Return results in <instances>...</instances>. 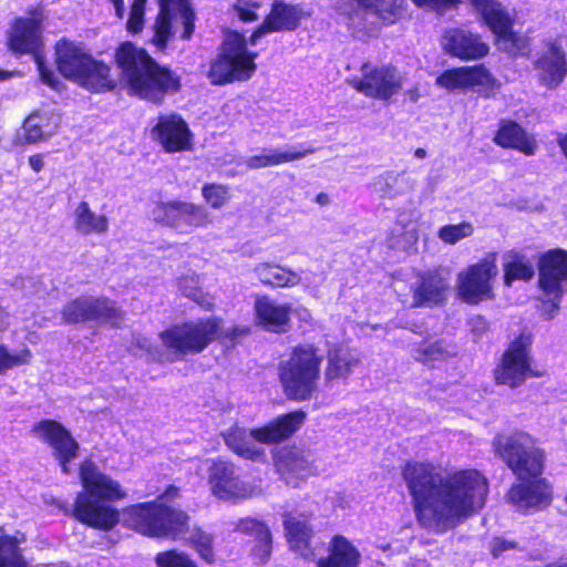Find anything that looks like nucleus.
Wrapping results in <instances>:
<instances>
[{
  "mask_svg": "<svg viewBox=\"0 0 567 567\" xmlns=\"http://www.w3.org/2000/svg\"><path fill=\"white\" fill-rule=\"evenodd\" d=\"M401 475L417 523L436 534L455 528L486 504L488 481L476 470L443 474L429 462L409 461Z\"/></svg>",
  "mask_w": 567,
  "mask_h": 567,
  "instance_id": "1",
  "label": "nucleus"
},
{
  "mask_svg": "<svg viewBox=\"0 0 567 567\" xmlns=\"http://www.w3.org/2000/svg\"><path fill=\"white\" fill-rule=\"evenodd\" d=\"M80 481L83 491L76 495L73 516L91 527L110 530L118 523V512L105 504L126 497L121 484L101 472L91 460L80 465Z\"/></svg>",
  "mask_w": 567,
  "mask_h": 567,
  "instance_id": "2",
  "label": "nucleus"
},
{
  "mask_svg": "<svg viewBox=\"0 0 567 567\" xmlns=\"http://www.w3.org/2000/svg\"><path fill=\"white\" fill-rule=\"evenodd\" d=\"M115 61L131 91L141 99L161 102L181 87L177 74L161 66L146 50L132 42H124L116 49Z\"/></svg>",
  "mask_w": 567,
  "mask_h": 567,
  "instance_id": "3",
  "label": "nucleus"
},
{
  "mask_svg": "<svg viewBox=\"0 0 567 567\" xmlns=\"http://www.w3.org/2000/svg\"><path fill=\"white\" fill-rule=\"evenodd\" d=\"M177 493L175 486H169L156 501L126 507L123 511L126 525L150 537L182 538L188 530L189 516L164 502V497H174Z\"/></svg>",
  "mask_w": 567,
  "mask_h": 567,
  "instance_id": "4",
  "label": "nucleus"
},
{
  "mask_svg": "<svg viewBox=\"0 0 567 567\" xmlns=\"http://www.w3.org/2000/svg\"><path fill=\"white\" fill-rule=\"evenodd\" d=\"M306 420L301 410L278 416L274 421L257 429L234 426L223 433L226 445L243 458L259 462L265 458V450L257 445L276 444L289 439Z\"/></svg>",
  "mask_w": 567,
  "mask_h": 567,
  "instance_id": "5",
  "label": "nucleus"
},
{
  "mask_svg": "<svg viewBox=\"0 0 567 567\" xmlns=\"http://www.w3.org/2000/svg\"><path fill=\"white\" fill-rule=\"evenodd\" d=\"M55 63L64 78L89 90L111 91L115 87L110 66L95 61L82 47L73 42L60 40L56 43Z\"/></svg>",
  "mask_w": 567,
  "mask_h": 567,
  "instance_id": "6",
  "label": "nucleus"
},
{
  "mask_svg": "<svg viewBox=\"0 0 567 567\" xmlns=\"http://www.w3.org/2000/svg\"><path fill=\"white\" fill-rule=\"evenodd\" d=\"M323 355L311 346L292 349L289 358L280 363L279 377L285 394L295 401L309 400L317 390Z\"/></svg>",
  "mask_w": 567,
  "mask_h": 567,
  "instance_id": "7",
  "label": "nucleus"
},
{
  "mask_svg": "<svg viewBox=\"0 0 567 567\" xmlns=\"http://www.w3.org/2000/svg\"><path fill=\"white\" fill-rule=\"evenodd\" d=\"M221 333V321L208 318L174 324L161 332L159 338L169 352L168 361L176 362L187 354L200 353Z\"/></svg>",
  "mask_w": 567,
  "mask_h": 567,
  "instance_id": "8",
  "label": "nucleus"
},
{
  "mask_svg": "<svg viewBox=\"0 0 567 567\" xmlns=\"http://www.w3.org/2000/svg\"><path fill=\"white\" fill-rule=\"evenodd\" d=\"M256 53L247 50L245 37L229 31L225 34L220 52L212 62L208 78L214 85L249 80L256 71Z\"/></svg>",
  "mask_w": 567,
  "mask_h": 567,
  "instance_id": "9",
  "label": "nucleus"
},
{
  "mask_svg": "<svg viewBox=\"0 0 567 567\" xmlns=\"http://www.w3.org/2000/svg\"><path fill=\"white\" fill-rule=\"evenodd\" d=\"M494 446L518 481L540 477L544 470V453L526 432L497 435Z\"/></svg>",
  "mask_w": 567,
  "mask_h": 567,
  "instance_id": "10",
  "label": "nucleus"
},
{
  "mask_svg": "<svg viewBox=\"0 0 567 567\" xmlns=\"http://www.w3.org/2000/svg\"><path fill=\"white\" fill-rule=\"evenodd\" d=\"M498 385L511 389L522 386L528 379L540 378L544 372L537 368L533 357V339L520 334L509 342L494 369Z\"/></svg>",
  "mask_w": 567,
  "mask_h": 567,
  "instance_id": "11",
  "label": "nucleus"
},
{
  "mask_svg": "<svg viewBox=\"0 0 567 567\" xmlns=\"http://www.w3.org/2000/svg\"><path fill=\"white\" fill-rule=\"evenodd\" d=\"M567 285V251L555 249L547 251L539 261L538 286L543 312L548 319L553 318L558 309Z\"/></svg>",
  "mask_w": 567,
  "mask_h": 567,
  "instance_id": "12",
  "label": "nucleus"
},
{
  "mask_svg": "<svg viewBox=\"0 0 567 567\" xmlns=\"http://www.w3.org/2000/svg\"><path fill=\"white\" fill-rule=\"evenodd\" d=\"M8 45L10 50L20 54H32L38 65V71L43 83L55 87L59 81L54 73L44 64L39 51L42 47L40 20L33 18H19L12 24Z\"/></svg>",
  "mask_w": 567,
  "mask_h": 567,
  "instance_id": "13",
  "label": "nucleus"
},
{
  "mask_svg": "<svg viewBox=\"0 0 567 567\" xmlns=\"http://www.w3.org/2000/svg\"><path fill=\"white\" fill-rule=\"evenodd\" d=\"M152 218L179 234H190L210 223L209 213L204 206L183 200L158 203L152 210Z\"/></svg>",
  "mask_w": 567,
  "mask_h": 567,
  "instance_id": "14",
  "label": "nucleus"
},
{
  "mask_svg": "<svg viewBox=\"0 0 567 567\" xmlns=\"http://www.w3.org/2000/svg\"><path fill=\"white\" fill-rule=\"evenodd\" d=\"M61 318L68 324L95 321L117 327L123 320V312L107 298L81 296L63 306Z\"/></svg>",
  "mask_w": 567,
  "mask_h": 567,
  "instance_id": "15",
  "label": "nucleus"
},
{
  "mask_svg": "<svg viewBox=\"0 0 567 567\" xmlns=\"http://www.w3.org/2000/svg\"><path fill=\"white\" fill-rule=\"evenodd\" d=\"M496 255L488 254L478 262L468 266L457 276L460 297L467 303H478L492 298V280L497 276Z\"/></svg>",
  "mask_w": 567,
  "mask_h": 567,
  "instance_id": "16",
  "label": "nucleus"
},
{
  "mask_svg": "<svg viewBox=\"0 0 567 567\" xmlns=\"http://www.w3.org/2000/svg\"><path fill=\"white\" fill-rule=\"evenodd\" d=\"M361 78L352 79L354 90L367 97L386 101L398 94L404 84V78L399 70L391 65L372 66L364 64Z\"/></svg>",
  "mask_w": 567,
  "mask_h": 567,
  "instance_id": "17",
  "label": "nucleus"
},
{
  "mask_svg": "<svg viewBox=\"0 0 567 567\" xmlns=\"http://www.w3.org/2000/svg\"><path fill=\"white\" fill-rule=\"evenodd\" d=\"M482 3L478 11L484 22L497 38V45L502 51L511 54L523 53L528 48V39L512 30L513 20L508 12L496 0H474Z\"/></svg>",
  "mask_w": 567,
  "mask_h": 567,
  "instance_id": "18",
  "label": "nucleus"
},
{
  "mask_svg": "<svg viewBox=\"0 0 567 567\" xmlns=\"http://www.w3.org/2000/svg\"><path fill=\"white\" fill-rule=\"evenodd\" d=\"M208 484L213 495L223 501L251 497L255 487L241 480L236 466L223 460H208Z\"/></svg>",
  "mask_w": 567,
  "mask_h": 567,
  "instance_id": "19",
  "label": "nucleus"
},
{
  "mask_svg": "<svg viewBox=\"0 0 567 567\" xmlns=\"http://www.w3.org/2000/svg\"><path fill=\"white\" fill-rule=\"evenodd\" d=\"M31 433L52 449L62 472L70 474L69 462L76 458L79 452V444L70 431L54 420H41L32 426Z\"/></svg>",
  "mask_w": 567,
  "mask_h": 567,
  "instance_id": "20",
  "label": "nucleus"
},
{
  "mask_svg": "<svg viewBox=\"0 0 567 567\" xmlns=\"http://www.w3.org/2000/svg\"><path fill=\"white\" fill-rule=\"evenodd\" d=\"M159 12L153 24L152 43L164 50L172 37V21L181 18L184 24L183 39H189L194 32V12L190 10L187 0H159Z\"/></svg>",
  "mask_w": 567,
  "mask_h": 567,
  "instance_id": "21",
  "label": "nucleus"
},
{
  "mask_svg": "<svg viewBox=\"0 0 567 567\" xmlns=\"http://www.w3.org/2000/svg\"><path fill=\"white\" fill-rule=\"evenodd\" d=\"M151 137L167 153L185 152L192 148L193 134L186 121L177 113L158 115L151 128Z\"/></svg>",
  "mask_w": 567,
  "mask_h": 567,
  "instance_id": "22",
  "label": "nucleus"
},
{
  "mask_svg": "<svg viewBox=\"0 0 567 567\" xmlns=\"http://www.w3.org/2000/svg\"><path fill=\"white\" fill-rule=\"evenodd\" d=\"M435 84L447 91L476 87L477 92L485 96H488L498 86L497 81L483 65L447 70L436 78Z\"/></svg>",
  "mask_w": 567,
  "mask_h": 567,
  "instance_id": "23",
  "label": "nucleus"
},
{
  "mask_svg": "<svg viewBox=\"0 0 567 567\" xmlns=\"http://www.w3.org/2000/svg\"><path fill=\"white\" fill-rule=\"evenodd\" d=\"M507 501L523 513L538 512L548 507L553 499L551 488L544 478L518 481L507 495Z\"/></svg>",
  "mask_w": 567,
  "mask_h": 567,
  "instance_id": "24",
  "label": "nucleus"
},
{
  "mask_svg": "<svg viewBox=\"0 0 567 567\" xmlns=\"http://www.w3.org/2000/svg\"><path fill=\"white\" fill-rule=\"evenodd\" d=\"M443 50L464 61L480 60L487 55L489 47L481 35L465 29H450L442 37Z\"/></svg>",
  "mask_w": 567,
  "mask_h": 567,
  "instance_id": "25",
  "label": "nucleus"
},
{
  "mask_svg": "<svg viewBox=\"0 0 567 567\" xmlns=\"http://www.w3.org/2000/svg\"><path fill=\"white\" fill-rule=\"evenodd\" d=\"M536 78L540 85L547 89L557 87L567 75L566 54L561 47L549 43L534 62Z\"/></svg>",
  "mask_w": 567,
  "mask_h": 567,
  "instance_id": "26",
  "label": "nucleus"
},
{
  "mask_svg": "<svg viewBox=\"0 0 567 567\" xmlns=\"http://www.w3.org/2000/svg\"><path fill=\"white\" fill-rule=\"evenodd\" d=\"M315 454L309 450L299 447H284L275 456L278 472L290 482V478L305 480L317 471Z\"/></svg>",
  "mask_w": 567,
  "mask_h": 567,
  "instance_id": "27",
  "label": "nucleus"
},
{
  "mask_svg": "<svg viewBox=\"0 0 567 567\" xmlns=\"http://www.w3.org/2000/svg\"><path fill=\"white\" fill-rule=\"evenodd\" d=\"M449 281L437 270L420 275L416 282L411 287L413 296L410 307H434L445 299Z\"/></svg>",
  "mask_w": 567,
  "mask_h": 567,
  "instance_id": "28",
  "label": "nucleus"
},
{
  "mask_svg": "<svg viewBox=\"0 0 567 567\" xmlns=\"http://www.w3.org/2000/svg\"><path fill=\"white\" fill-rule=\"evenodd\" d=\"M299 16L296 7L276 0L264 22L251 34L250 43L256 44L262 35L271 32L292 31L298 27Z\"/></svg>",
  "mask_w": 567,
  "mask_h": 567,
  "instance_id": "29",
  "label": "nucleus"
},
{
  "mask_svg": "<svg viewBox=\"0 0 567 567\" xmlns=\"http://www.w3.org/2000/svg\"><path fill=\"white\" fill-rule=\"evenodd\" d=\"M493 141L501 147L514 148L528 156L534 155L537 150L535 138L527 134L519 124L511 120L499 121Z\"/></svg>",
  "mask_w": 567,
  "mask_h": 567,
  "instance_id": "30",
  "label": "nucleus"
},
{
  "mask_svg": "<svg viewBox=\"0 0 567 567\" xmlns=\"http://www.w3.org/2000/svg\"><path fill=\"white\" fill-rule=\"evenodd\" d=\"M359 363V358L350 349L340 344L330 347L327 350L326 383L348 379Z\"/></svg>",
  "mask_w": 567,
  "mask_h": 567,
  "instance_id": "31",
  "label": "nucleus"
},
{
  "mask_svg": "<svg viewBox=\"0 0 567 567\" xmlns=\"http://www.w3.org/2000/svg\"><path fill=\"white\" fill-rule=\"evenodd\" d=\"M287 540L295 551L306 556L312 537V528L308 517L298 512H287L282 515Z\"/></svg>",
  "mask_w": 567,
  "mask_h": 567,
  "instance_id": "32",
  "label": "nucleus"
},
{
  "mask_svg": "<svg viewBox=\"0 0 567 567\" xmlns=\"http://www.w3.org/2000/svg\"><path fill=\"white\" fill-rule=\"evenodd\" d=\"M255 312L258 321L267 329L278 332L290 320L291 307L277 303L267 296L258 297L255 301Z\"/></svg>",
  "mask_w": 567,
  "mask_h": 567,
  "instance_id": "33",
  "label": "nucleus"
},
{
  "mask_svg": "<svg viewBox=\"0 0 567 567\" xmlns=\"http://www.w3.org/2000/svg\"><path fill=\"white\" fill-rule=\"evenodd\" d=\"M60 125L59 117L50 112L31 113L23 123L24 140L29 144L53 136Z\"/></svg>",
  "mask_w": 567,
  "mask_h": 567,
  "instance_id": "34",
  "label": "nucleus"
},
{
  "mask_svg": "<svg viewBox=\"0 0 567 567\" xmlns=\"http://www.w3.org/2000/svg\"><path fill=\"white\" fill-rule=\"evenodd\" d=\"M359 550L343 536L337 535L331 539L329 555L318 561V567H358Z\"/></svg>",
  "mask_w": 567,
  "mask_h": 567,
  "instance_id": "35",
  "label": "nucleus"
},
{
  "mask_svg": "<svg viewBox=\"0 0 567 567\" xmlns=\"http://www.w3.org/2000/svg\"><path fill=\"white\" fill-rule=\"evenodd\" d=\"M312 153H315V148L311 147L302 151H297L295 147L287 150L265 148L260 154L248 157L245 164L250 169H259L301 159Z\"/></svg>",
  "mask_w": 567,
  "mask_h": 567,
  "instance_id": "36",
  "label": "nucleus"
},
{
  "mask_svg": "<svg viewBox=\"0 0 567 567\" xmlns=\"http://www.w3.org/2000/svg\"><path fill=\"white\" fill-rule=\"evenodd\" d=\"M73 218V227L81 235H103L109 230V218L94 213L86 202H81L76 206Z\"/></svg>",
  "mask_w": 567,
  "mask_h": 567,
  "instance_id": "37",
  "label": "nucleus"
},
{
  "mask_svg": "<svg viewBox=\"0 0 567 567\" xmlns=\"http://www.w3.org/2000/svg\"><path fill=\"white\" fill-rule=\"evenodd\" d=\"M254 274L264 285L279 288L296 287L301 281L299 274L270 262L257 265Z\"/></svg>",
  "mask_w": 567,
  "mask_h": 567,
  "instance_id": "38",
  "label": "nucleus"
},
{
  "mask_svg": "<svg viewBox=\"0 0 567 567\" xmlns=\"http://www.w3.org/2000/svg\"><path fill=\"white\" fill-rule=\"evenodd\" d=\"M456 347L444 340L425 341L411 349V354L415 361L432 367L436 362L449 360L456 355Z\"/></svg>",
  "mask_w": 567,
  "mask_h": 567,
  "instance_id": "39",
  "label": "nucleus"
},
{
  "mask_svg": "<svg viewBox=\"0 0 567 567\" xmlns=\"http://www.w3.org/2000/svg\"><path fill=\"white\" fill-rule=\"evenodd\" d=\"M369 13L383 20L385 23L395 22L403 12V0H357Z\"/></svg>",
  "mask_w": 567,
  "mask_h": 567,
  "instance_id": "40",
  "label": "nucleus"
},
{
  "mask_svg": "<svg viewBox=\"0 0 567 567\" xmlns=\"http://www.w3.org/2000/svg\"><path fill=\"white\" fill-rule=\"evenodd\" d=\"M16 536H0V567H25Z\"/></svg>",
  "mask_w": 567,
  "mask_h": 567,
  "instance_id": "41",
  "label": "nucleus"
},
{
  "mask_svg": "<svg viewBox=\"0 0 567 567\" xmlns=\"http://www.w3.org/2000/svg\"><path fill=\"white\" fill-rule=\"evenodd\" d=\"M197 276H185L178 281L179 291L187 298L195 301L204 309H209L213 306V298L203 292L198 287Z\"/></svg>",
  "mask_w": 567,
  "mask_h": 567,
  "instance_id": "42",
  "label": "nucleus"
},
{
  "mask_svg": "<svg viewBox=\"0 0 567 567\" xmlns=\"http://www.w3.org/2000/svg\"><path fill=\"white\" fill-rule=\"evenodd\" d=\"M504 271L506 285H511L513 280H529L535 274L532 262L522 256H515L507 262Z\"/></svg>",
  "mask_w": 567,
  "mask_h": 567,
  "instance_id": "43",
  "label": "nucleus"
},
{
  "mask_svg": "<svg viewBox=\"0 0 567 567\" xmlns=\"http://www.w3.org/2000/svg\"><path fill=\"white\" fill-rule=\"evenodd\" d=\"M474 234V226L470 221H462L455 225L442 226L437 231V237L445 244L455 245L456 243L471 237Z\"/></svg>",
  "mask_w": 567,
  "mask_h": 567,
  "instance_id": "44",
  "label": "nucleus"
},
{
  "mask_svg": "<svg viewBox=\"0 0 567 567\" xmlns=\"http://www.w3.org/2000/svg\"><path fill=\"white\" fill-rule=\"evenodd\" d=\"M399 181L400 174L385 172L374 179L373 187L381 197L394 198L400 194V190L398 189Z\"/></svg>",
  "mask_w": 567,
  "mask_h": 567,
  "instance_id": "45",
  "label": "nucleus"
},
{
  "mask_svg": "<svg viewBox=\"0 0 567 567\" xmlns=\"http://www.w3.org/2000/svg\"><path fill=\"white\" fill-rule=\"evenodd\" d=\"M155 561L157 567H197L187 554L178 550L158 553Z\"/></svg>",
  "mask_w": 567,
  "mask_h": 567,
  "instance_id": "46",
  "label": "nucleus"
},
{
  "mask_svg": "<svg viewBox=\"0 0 567 567\" xmlns=\"http://www.w3.org/2000/svg\"><path fill=\"white\" fill-rule=\"evenodd\" d=\"M202 195L206 203L215 209L221 208L229 199L228 188L220 184L204 185Z\"/></svg>",
  "mask_w": 567,
  "mask_h": 567,
  "instance_id": "47",
  "label": "nucleus"
},
{
  "mask_svg": "<svg viewBox=\"0 0 567 567\" xmlns=\"http://www.w3.org/2000/svg\"><path fill=\"white\" fill-rule=\"evenodd\" d=\"M190 542L193 544V547L197 550V553L205 561H214L215 553L213 548L212 535L198 529L192 534Z\"/></svg>",
  "mask_w": 567,
  "mask_h": 567,
  "instance_id": "48",
  "label": "nucleus"
},
{
  "mask_svg": "<svg viewBox=\"0 0 567 567\" xmlns=\"http://www.w3.org/2000/svg\"><path fill=\"white\" fill-rule=\"evenodd\" d=\"M31 357L29 349H23L18 353H9L6 347L0 346V374L14 367L29 363Z\"/></svg>",
  "mask_w": 567,
  "mask_h": 567,
  "instance_id": "49",
  "label": "nucleus"
},
{
  "mask_svg": "<svg viewBox=\"0 0 567 567\" xmlns=\"http://www.w3.org/2000/svg\"><path fill=\"white\" fill-rule=\"evenodd\" d=\"M236 529L256 538L267 537L270 532L268 526L262 522L249 517L240 519L236 525Z\"/></svg>",
  "mask_w": 567,
  "mask_h": 567,
  "instance_id": "50",
  "label": "nucleus"
},
{
  "mask_svg": "<svg viewBox=\"0 0 567 567\" xmlns=\"http://www.w3.org/2000/svg\"><path fill=\"white\" fill-rule=\"evenodd\" d=\"M144 9L145 6L132 3L130 17L126 22V29L130 33L136 34L143 30L144 27Z\"/></svg>",
  "mask_w": 567,
  "mask_h": 567,
  "instance_id": "51",
  "label": "nucleus"
},
{
  "mask_svg": "<svg viewBox=\"0 0 567 567\" xmlns=\"http://www.w3.org/2000/svg\"><path fill=\"white\" fill-rule=\"evenodd\" d=\"M257 544L254 548V555L261 561H266L270 554L272 548V537L271 533H268L267 537H258L256 538Z\"/></svg>",
  "mask_w": 567,
  "mask_h": 567,
  "instance_id": "52",
  "label": "nucleus"
},
{
  "mask_svg": "<svg viewBox=\"0 0 567 567\" xmlns=\"http://www.w3.org/2000/svg\"><path fill=\"white\" fill-rule=\"evenodd\" d=\"M259 8L257 3L246 1H238L235 6V11L243 21H254L258 19L256 10Z\"/></svg>",
  "mask_w": 567,
  "mask_h": 567,
  "instance_id": "53",
  "label": "nucleus"
},
{
  "mask_svg": "<svg viewBox=\"0 0 567 567\" xmlns=\"http://www.w3.org/2000/svg\"><path fill=\"white\" fill-rule=\"evenodd\" d=\"M516 548V544L512 540L496 537L491 544L492 554L496 557L502 553Z\"/></svg>",
  "mask_w": 567,
  "mask_h": 567,
  "instance_id": "54",
  "label": "nucleus"
},
{
  "mask_svg": "<svg viewBox=\"0 0 567 567\" xmlns=\"http://www.w3.org/2000/svg\"><path fill=\"white\" fill-rule=\"evenodd\" d=\"M471 324L474 331H477L478 333H483L488 329V323L483 317H474L471 320Z\"/></svg>",
  "mask_w": 567,
  "mask_h": 567,
  "instance_id": "55",
  "label": "nucleus"
},
{
  "mask_svg": "<svg viewBox=\"0 0 567 567\" xmlns=\"http://www.w3.org/2000/svg\"><path fill=\"white\" fill-rule=\"evenodd\" d=\"M30 167L39 173L44 167V159L41 154H34L29 157Z\"/></svg>",
  "mask_w": 567,
  "mask_h": 567,
  "instance_id": "56",
  "label": "nucleus"
},
{
  "mask_svg": "<svg viewBox=\"0 0 567 567\" xmlns=\"http://www.w3.org/2000/svg\"><path fill=\"white\" fill-rule=\"evenodd\" d=\"M404 237H409V241L410 240H415L414 238V235L413 234H409V233H404L403 234ZM391 246L393 247H396V248H402V249H405L406 248V243L408 240L405 239H402L401 237H395L393 234H392V237H391Z\"/></svg>",
  "mask_w": 567,
  "mask_h": 567,
  "instance_id": "57",
  "label": "nucleus"
},
{
  "mask_svg": "<svg viewBox=\"0 0 567 567\" xmlns=\"http://www.w3.org/2000/svg\"><path fill=\"white\" fill-rule=\"evenodd\" d=\"M135 344L146 353H152V343L147 338L138 337L135 339Z\"/></svg>",
  "mask_w": 567,
  "mask_h": 567,
  "instance_id": "58",
  "label": "nucleus"
},
{
  "mask_svg": "<svg viewBox=\"0 0 567 567\" xmlns=\"http://www.w3.org/2000/svg\"><path fill=\"white\" fill-rule=\"evenodd\" d=\"M115 8V14L120 19H123L125 13L124 0H111Z\"/></svg>",
  "mask_w": 567,
  "mask_h": 567,
  "instance_id": "59",
  "label": "nucleus"
},
{
  "mask_svg": "<svg viewBox=\"0 0 567 567\" xmlns=\"http://www.w3.org/2000/svg\"><path fill=\"white\" fill-rule=\"evenodd\" d=\"M9 326V315L8 312L0 306V332L6 330Z\"/></svg>",
  "mask_w": 567,
  "mask_h": 567,
  "instance_id": "60",
  "label": "nucleus"
},
{
  "mask_svg": "<svg viewBox=\"0 0 567 567\" xmlns=\"http://www.w3.org/2000/svg\"><path fill=\"white\" fill-rule=\"evenodd\" d=\"M316 203L320 206H327L330 204V197L326 193H320L316 196Z\"/></svg>",
  "mask_w": 567,
  "mask_h": 567,
  "instance_id": "61",
  "label": "nucleus"
},
{
  "mask_svg": "<svg viewBox=\"0 0 567 567\" xmlns=\"http://www.w3.org/2000/svg\"><path fill=\"white\" fill-rule=\"evenodd\" d=\"M241 332H244V330H241L239 328H233L230 331L226 332V336L231 338V339H235Z\"/></svg>",
  "mask_w": 567,
  "mask_h": 567,
  "instance_id": "62",
  "label": "nucleus"
},
{
  "mask_svg": "<svg viewBox=\"0 0 567 567\" xmlns=\"http://www.w3.org/2000/svg\"><path fill=\"white\" fill-rule=\"evenodd\" d=\"M414 155L417 158H424L426 156V151L424 148H416Z\"/></svg>",
  "mask_w": 567,
  "mask_h": 567,
  "instance_id": "63",
  "label": "nucleus"
},
{
  "mask_svg": "<svg viewBox=\"0 0 567 567\" xmlns=\"http://www.w3.org/2000/svg\"><path fill=\"white\" fill-rule=\"evenodd\" d=\"M409 95H410V99H411L412 101H416V100H417V97H419V94H417V91H416V90H414V91H410V92H409Z\"/></svg>",
  "mask_w": 567,
  "mask_h": 567,
  "instance_id": "64",
  "label": "nucleus"
}]
</instances>
